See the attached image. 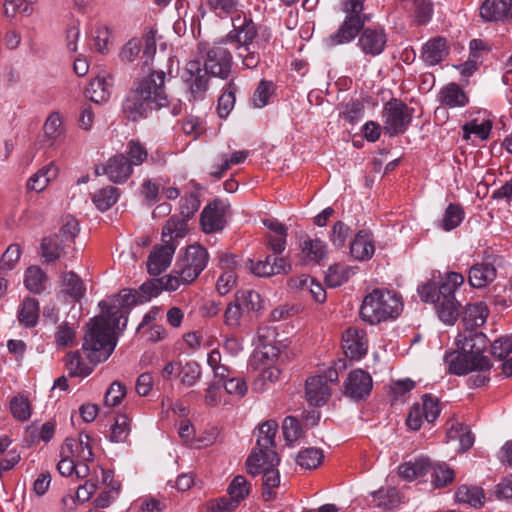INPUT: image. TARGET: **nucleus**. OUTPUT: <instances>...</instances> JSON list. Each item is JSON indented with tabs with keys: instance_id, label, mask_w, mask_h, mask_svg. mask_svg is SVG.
<instances>
[{
	"instance_id": "nucleus-1",
	"label": "nucleus",
	"mask_w": 512,
	"mask_h": 512,
	"mask_svg": "<svg viewBox=\"0 0 512 512\" xmlns=\"http://www.w3.org/2000/svg\"><path fill=\"white\" fill-rule=\"evenodd\" d=\"M142 303L137 290H122L111 303L100 301L99 307L105 315L91 321L82 345L89 363L83 360L79 351L69 352L66 355L69 375L86 377L92 373L95 364L106 361L116 346L115 331L125 329L129 309Z\"/></svg>"
},
{
	"instance_id": "nucleus-2",
	"label": "nucleus",
	"mask_w": 512,
	"mask_h": 512,
	"mask_svg": "<svg viewBox=\"0 0 512 512\" xmlns=\"http://www.w3.org/2000/svg\"><path fill=\"white\" fill-rule=\"evenodd\" d=\"M231 52L222 46L210 48L206 53L204 68L200 61L190 60L182 71L181 78L194 99H203L208 90V74L227 79L231 73Z\"/></svg>"
},
{
	"instance_id": "nucleus-3",
	"label": "nucleus",
	"mask_w": 512,
	"mask_h": 512,
	"mask_svg": "<svg viewBox=\"0 0 512 512\" xmlns=\"http://www.w3.org/2000/svg\"><path fill=\"white\" fill-rule=\"evenodd\" d=\"M165 78L164 71H152L129 92L123 102V111L129 120L137 121L148 111L158 110L168 104Z\"/></svg>"
},
{
	"instance_id": "nucleus-4",
	"label": "nucleus",
	"mask_w": 512,
	"mask_h": 512,
	"mask_svg": "<svg viewBox=\"0 0 512 512\" xmlns=\"http://www.w3.org/2000/svg\"><path fill=\"white\" fill-rule=\"evenodd\" d=\"M233 29L223 39L226 44L233 45L237 58L241 59L242 66L246 69L258 67L261 57L255 50L254 39L258 35V27L246 14H238L232 18Z\"/></svg>"
},
{
	"instance_id": "nucleus-5",
	"label": "nucleus",
	"mask_w": 512,
	"mask_h": 512,
	"mask_svg": "<svg viewBox=\"0 0 512 512\" xmlns=\"http://www.w3.org/2000/svg\"><path fill=\"white\" fill-rule=\"evenodd\" d=\"M403 309L401 296L391 290L375 288L367 294L360 306L363 321L375 325L397 318Z\"/></svg>"
},
{
	"instance_id": "nucleus-6",
	"label": "nucleus",
	"mask_w": 512,
	"mask_h": 512,
	"mask_svg": "<svg viewBox=\"0 0 512 512\" xmlns=\"http://www.w3.org/2000/svg\"><path fill=\"white\" fill-rule=\"evenodd\" d=\"M341 10L345 13L344 20L338 29L324 40L327 48L351 43L371 20L370 15L363 12L362 0H341Z\"/></svg>"
},
{
	"instance_id": "nucleus-7",
	"label": "nucleus",
	"mask_w": 512,
	"mask_h": 512,
	"mask_svg": "<svg viewBox=\"0 0 512 512\" xmlns=\"http://www.w3.org/2000/svg\"><path fill=\"white\" fill-rule=\"evenodd\" d=\"M279 463V455L271 452H268L265 458L257 454H250L246 460L247 471L250 475L255 477L262 474V498L266 502L276 498L274 489L280 485Z\"/></svg>"
},
{
	"instance_id": "nucleus-8",
	"label": "nucleus",
	"mask_w": 512,
	"mask_h": 512,
	"mask_svg": "<svg viewBox=\"0 0 512 512\" xmlns=\"http://www.w3.org/2000/svg\"><path fill=\"white\" fill-rule=\"evenodd\" d=\"M413 108H409L403 101L392 98L384 104L382 117L383 129L389 136L404 134L413 117Z\"/></svg>"
},
{
	"instance_id": "nucleus-9",
	"label": "nucleus",
	"mask_w": 512,
	"mask_h": 512,
	"mask_svg": "<svg viewBox=\"0 0 512 512\" xmlns=\"http://www.w3.org/2000/svg\"><path fill=\"white\" fill-rule=\"evenodd\" d=\"M208 260L209 254L203 246L200 244L188 246L185 256L177 263L182 279L186 283L194 282L206 268Z\"/></svg>"
},
{
	"instance_id": "nucleus-10",
	"label": "nucleus",
	"mask_w": 512,
	"mask_h": 512,
	"mask_svg": "<svg viewBox=\"0 0 512 512\" xmlns=\"http://www.w3.org/2000/svg\"><path fill=\"white\" fill-rule=\"evenodd\" d=\"M157 50L156 31L150 29L147 31L143 39L132 38L121 49L119 57L123 62H133L143 51L145 63L151 60Z\"/></svg>"
},
{
	"instance_id": "nucleus-11",
	"label": "nucleus",
	"mask_w": 512,
	"mask_h": 512,
	"mask_svg": "<svg viewBox=\"0 0 512 512\" xmlns=\"http://www.w3.org/2000/svg\"><path fill=\"white\" fill-rule=\"evenodd\" d=\"M357 46L368 57H376L382 54L387 45V34L381 26L363 27L360 31Z\"/></svg>"
},
{
	"instance_id": "nucleus-12",
	"label": "nucleus",
	"mask_w": 512,
	"mask_h": 512,
	"mask_svg": "<svg viewBox=\"0 0 512 512\" xmlns=\"http://www.w3.org/2000/svg\"><path fill=\"white\" fill-rule=\"evenodd\" d=\"M449 371L455 375H465L471 371H488L491 368L489 358H471L465 352L450 353L445 356Z\"/></svg>"
},
{
	"instance_id": "nucleus-13",
	"label": "nucleus",
	"mask_w": 512,
	"mask_h": 512,
	"mask_svg": "<svg viewBox=\"0 0 512 512\" xmlns=\"http://www.w3.org/2000/svg\"><path fill=\"white\" fill-rule=\"evenodd\" d=\"M373 387L372 377L362 369H355L348 374L344 383V394L359 401L369 396Z\"/></svg>"
},
{
	"instance_id": "nucleus-14",
	"label": "nucleus",
	"mask_w": 512,
	"mask_h": 512,
	"mask_svg": "<svg viewBox=\"0 0 512 512\" xmlns=\"http://www.w3.org/2000/svg\"><path fill=\"white\" fill-rule=\"evenodd\" d=\"M278 431V424L274 420H267L263 422L254 430L256 438V446L251 454L265 458L268 452L277 453L275 451V437Z\"/></svg>"
},
{
	"instance_id": "nucleus-15",
	"label": "nucleus",
	"mask_w": 512,
	"mask_h": 512,
	"mask_svg": "<svg viewBox=\"0 0 512 512\" xmlns=\"http://www.w3.org/2000/svg\"><path fill=\"white\" fill-rule=\"evenodd\" d=\"M200 224L205 233H214L225 227V207L216 199L207 204L200 215Z\"/></svg>"
},
{
	"instance_id": "nucleus-16",
	"label": "nucleus",
	"mask_w": 512,
	"mask_h": 512,
	"mask_svg": "<svg viewBox=\"0 0 512 512\" xmlns=\"http://www.w3.org/2000/svg\"><path fill=\"white\" fill-rule=\"evenodd\" d=\"M41 254L46 263L59 259L73 262L76 258V249L71 244H62L58 238H44L41 242Z\"/></svg>"
},
{
	"instance_id": "nucleus-17",
	"label": "nucleus",
	"mask_w": 512,
	"mask_h": 512,
	"mask_svg": "<svg viewBox=\"0 0 512 512\" xmlns=\"http://www.w3.org/2000/svg\"><path fill=\"white\" fill-rule=\"evenodd\" d=\"M342 348L347 357L351 359L362 358L368 349L365 331L355 327L348 328L342 336Z\"/></svg>"
},
{
	"instance_id": "nucleus-18",
	"label": "nucleus",
	"mask_w": 512,
	"mask_h": 512,
	"mask_svg": "<svg viewBox=\"0 0 512 512\" xmlns=\"http://www.w3.org/2000/svg\"><path fill=\"white\" fill-rule=\"evenodd\" d=\"M479 14L484 22H505L512 18V0H484Z\"/></svg>"
},
{
	"instance_id": "nucleus-19",
	"label": "nucleus",
	"mask_w": 512,
	"mask_h": 512,
	"mask_svg": "<svg viewBox=\"0 0 512 512\" xmlns=\"http://www.w3.org/2000/svg\"><path fill=\"white\" fill-rule=\"evenodd\" d=\"M449 52L448 40L442 36H435L423 44L420 58L427 66L431 67L444 61Z\"/></svg>"
},
{
	"instance_id": "nucleus-20",
	"label": "nucleus",
	"mask_w": 512,
	"mask_h": 512,
	"mask_svg": "<svg viewBox=\"0 0 512 512\" xmlns=\"http://www.w3.org/2000/svg\"><path fill=\"white\" fill-rule=\"evenodd\" d=\"M457 344L459 349L471 356V358H488L483 355V352L489 345V339L482 332L474 330L465 331L459 335Z\"/></svg>"
},
{
	"instance_id": "nucleus-21",
	"label": "nucleus",
	"mask_w": 512,
	"mask_h": 512,
	"mask_svg": "<svg viewBox=\"0 0 512 512\" xmlns=\"http://www.w3.org/2000/svg\"><path fill=\"white\" fill-rule=\"evenodd\" d=\"M175 243H162L155 246L147 261V269L151 275H159L170 265L173 254L175 253Z\"/></svg>"
},
{
	"instance_id": "nucleus-22",
	"label": "nucleus",
	"mask_w": 512,
	"mask_h": 512,
	"mask_svg": "<svg viewBox=\"0 0 512 512\" xmlns=\"http://www.w3.org/2000/svg\"><path fill=\"white\" fill-rule=\"evenodd\" d=\"M132 172V164L129 163L124 154H117L102 165V173L106 174L108 179L116 184L126 182Z\"/></svg>"
},
{
	"instance_id": "nucleus-23",
	"label": "nucleus",
	"mask_w": 512,
	"mask_h": 512,
	"mask_svg": "<svg viewBox=\"0 0 512 512\" xmlns=\"http://www.w3.org/2000/svg\"><path fill=\"white\" fill-rule=\"evenodd\" d=\"M306 400L311 406L321 407L331 396V388L321 375L311 376L306 380Z\"/></svg>"
},
{
	"instance_id": "nucleus-24",
	"label": "nucleus",
	"mask_w": 512,
	"mask_h": 512,
	"mask_svg": "<svg viewBox=\"0 0 512 512\" xmlns=\"http://www.w3.org/2000/svg\"><path fill=\"white\" fill-rule=\"evenodd\" d=\"M399 5L414 18L417 25H426L434 14L432 0H399Z\"/></svg>"
},
{
	"instance_id": "nucleus-25",
	"label": "nucleus",
	"mask_w": 512,
	"mask_h": 512,
	"mask_svg": "<svg viewBox=\"0 0 512 512\" xmlns=\"http://www.w3.org/2000/svg\"><path fill=\"white\" fill-rule=\"evenodd\" d=\"M61 455L76 456L83 461H91L93 452L89 435L80 433L79 439L66 438L61 448Z\"/></svg>"
},
{
	"instance_id": "nucleus-26",
	"label": "nucleus",
	"mask_w": 512,
	"mask_h": 512,
	"mask_svg": "<svg viewBox=\"0 0 512 512\" xmlns=\"http://www.w3.org/2000/svg\"><path fill=\"white\" fill-rule=\"evenodd\" d=\"M263 224L270 230L266 236L268 247L274 252V254H281L287 243V227L273 219H266Z\"/></svg>"
},
{
	"instance_id": "nucleus-27",
	"label": "nucleus",
	"mask_w": 512,
	"mask_h": 512,
	"mask_svg": "<svg viewBox=\"0 0 512 512\" xmlns=\"http://www.w3.org/2000/svg\"><path fill=\"white\" fill-rule=\"evenodd\" d=\"M497 276L495 266L490 262L475 263L469 270L468 282L473 288H484Z\"/></svg>"
},
{
	"instance_id": "nucleus-28",
	"label": "nucleus",
	"mask_w": 512,
	"mask_h": 512,
	"mask_svg": "<svg viewBox=\"0 0 512 512\" xmlns=\"http://www.w3.org/2000/svg\"><path fill=\"white\" fill-rule=\"evenodd\" d=\"M375 252L372 234L367 230L359 231L350 244L351 256L359 261L370 259Z\"/></svg>"
},
{
	"instance_id": "nucleus-29",
	"label": "nucleus",
	"mask_w": 512,
	"mask_h": 512,
	"mask_svg": "<svg viewBox=\"0 0 512 512\" xmlns=\"http://www.w3.org/2000/svg\"><path fill=\"white\" fill-rule=\"evenodd\" d=\"M439 102L449 108L464 107L468 104L469 98L457 83L451 82L440 90Z\"/></svg>"
},
{
	"instance_id": "nucleus-30",
	"label": "nucleus",
	"mask_w": 512,
	"mask_h": 512,
	"mask_svg": "<svg viewBox=\"0 0 512 512\" xmlns=\"http://www.w3.org/2000/svg\"><path fill=\"white\" fill-rule=\"evenodd\" d=\"M59 169L54 162L43 166L33 174L26 183L27 190L41 192L58 175Z\"/></svg>"
},
{
	"instance_id": "nucleus-31",
	"label": "nucleus",
	"mask_w": 512,
	"mask_h": 512,
	"mask_svg": "<svg viewBox=\"0 0 512 512\" xmlns=\"http://www.w3.org/2000/svg\"><path fill=\"white\" fill-rule=\"evenodd\" d=\"M239 310H242L248 317L251 312H257L262 308L261 295L254 290H238L231 301Z\"/></svg>"
},
{
	"instance_id": "nucleus-32",
	"label": "nucleus",
	"mask_w": 512,
	"mask_h": 512,
	"mask_svg": "<svg viewBox=\"0 0 512 512\" xmlns=\"http://www.w3.org/2000/svg\"><path fill=\"white\" fill-rule=\"evenodd\" d=\"M461 315L466 331H470L485 323L487 308L482 302L470 303L465 306Z\"/></svg>"
},
{
	"instance_id": "nucleus-33",
	"label": "nucleus",
	"mask_w": 512,
	"mask_h": 512,
	"mask_svg": "<svg viewBox=\"0 0 512 512\" xmlns=\"http://www.w3.org/2000/svg\"><path fill=\"white\" fill-rule=\"evenodd\" d=\"M111 81L110 77L97 76L86 88V96L97 104L107 101L111 94Z\"/></svg>"
},
{
	"instance_id": "nucleus-34",
	"label": "nucleus",
	"mask_w": 512,
	"mask_h": 512,
	"mask_svg": "<svg viewBox=\"0 0 512 512\" xmlns=\"http://www.w3.org/2000/svg\"><path fill=\"white\" fill-rule=\"evenodd\" d=\"M39 313L40 308L38 300L26 297L18 310L19 323L27 328L34 327L38 323Z\"/></svg>"
},
{
	"instance_id": "nucleus-35",
	"label": "nucleus",
	"mask_w": 512,
	"mask_h": 512,
	"mask_svg": "<svg viewBox=\"0 0 512 512\" xmlns=\"http://www.w3.org/2000/svg\"><path fill=\"white\" fill-rule=\"evenodd\" d=\"M60 283L64 287L66 294L74 301H80L85 295L86 287L82 279L74 271L63 272L60 277Z\"/></svg>"
},
{
	"instance_id": "nucleus-36",
	"label": "nucleus",
	"mask_w": 512,
	"mask_h": 512,
	"mask_svg": "<svg viewBox=\"0 0 512 512\" xmlns=\"http://www.w3.org/2000/svg\"><path fill=\"white\" fill-rule=\"evenodd\" d=\"M238 86L231 80L222 89V93L218 99L217 113L220 118H227L232 112L235 102Z\"/></svg>"
},
{
	"instance_id": "nucleus-37",
	"label": "nucleus",
	"mask_w": 512,
	"mask_h": 512,
	"mask_svg": "<svg viewBox=\"0 0 512 512\" xmlns=\"http://www.w3.org/2000/svg\"><path fill=\"white\" fill-rule=\"evenodd\" d=\"M301 254L304 261H313L319 263L326 257L327 246L319 238H306L301 243Z\"/></svg>"
},
{
	"instance_id": "nucleus-38",
	"label": "nucleus",
	"mask_w": 512,
	"mask_h": 512,
	"mask_svg": "<svg viewBox=\"0 0 512 512\" xmlns=\"http://www.w3.org/2000/svg\"><path fill=\"white\" fill-rule=\"evenodd\" d=\"M455 497L459 503L478 508L484 504L485 493L481 487L461 485L456 490Z\"/></svg>"
},
{
	"instance_id": "nucleus-39",
	"label": "nucleus",
	"mask_w": 512,
	"mask_h": 512,
	"mask_svg": "<svg viewBox=\"0 0 512 512\" xmlns=\"http://www.w3.org/2000/svg\"><path fill=\"white\" fill-rule=\"evenodd\" d=\"M44 142L48 147L55 146L64 134V127L58 113H52L45 121Z\"/></svg>"
},
{
	"instance_id": "nucleus-40",
	"label": "nucleus",
	"mask_w": 512,
	"mask_h": 512,
	"mask_svg": "<svg viewBox=\"0 0 512 512\" xmlns=\"http://www.w3.org/2000/svg\"><path fill=\"white\" fill-rule=\"evenodd\" d=\"M431 463L426 458H418L414 462H406L399 466V475L406 480H413L427 474Z\"/></svg>"
},
{
	"instance_id": "nucleus-41",
	"label": "nucleus",
	"mask_w": 512,
	"mask_h": 512,
	"mask_svg": "<svg viewBox=\"0 0 512 512\" xmlns=\"http://www.w3.org/2000/svg\"><path fill=\"white\" fill-rule=\"evenodd\" d=\"M46 281V273L38 266H30L25 271L24 285L31 293L39 294L44 291Z\"/></svg>"
},
{
	"instance_id": "nucleus-42",
	"label": "nucleus",
	"mask_w": 512,
	"mask_h": 512,
	"mask_svg": "<svg viewBox=\"0 0 512 512\" xmlns=\"http://www.w3.org/2000/svg\"><path fill=\"white\" fill-rule=\"evenodd\" d=\"M187 220L171 217L163 227L162 242L176 244V239L184 237L187 230Z\"/></svg>"
},
{
	"instance_id": "nucleus-43",
	"label": "nucleus",
	"mask_w": 512,
	"mask_h": 512,
	"mask_svg": "<svg viewBox=\"0 0 512 512\" xmlns=\"http://www.w3.org/2000/svg\"><path fill=\"white\" fill-rule=\"evenodd\" d=\"M465 212L460 204L450 203L443 214L439 227L444 231L457 228L464 220Z\"/></svg>"
},
{
	"instance_id": "nucleus-44",
	"label": "nucleus",
	"mask_w": 512,
	"mask_h": 512,
	"mask_svg": "<svg viewBox=\"0 0 512 512\" xmlns=\"http://www.w3.org/2000/svg\"><path fill=\"white\" fill-rule=\"evenodd\" d=\"M120 191L114 186L99 189L93 195V203L102 212L110 209L118 200Z\"/></svg>"
},
{
	"instance_id": "nucleus-45",
	"label": "nucleus",
	"mask_w": 512,
	"mask_h": 512,
	"mask_svg": "<svg viewBox=\"0 0 512 512\" xmlns=\"http://www.w3.org/2000/svg\"><path fill=\"white\" fill-rule=\"evenodd\" d=\"M464 283V276L457 272H449L442 279L438 290L440 299H455V291Z\"/></svg>"
},
{
	"instance_id": "nucleus-46",
	"label": "nucleus",
	"mask_w": 512,
	"mask_h": 512,
	"mask_svg": "<svg viewBox=\"0 0 512 512\" xmlns=\"http://www.w3.org/2000/svg\"><path fill=\"white\" fill-rule=\"evenodd\" d=\"M437 303V314L440 320L448 325L454 324L460 315V303L456 299H440Z\"/></svg>"
},
{
	"instance_id": "nucleus-47",
	"label": "nucleus",
	"mask_w": 512,
	"mask_h": 512,
	"mask_svg": "<svg viewBox=\"0 0 512 512\" xmlns=\"http://www.w3.org/2000/svg\"><path fill=\"white\" fill-rule=\"evenodd\" d=\"M373 501L378 507L384 509H393L401 503L402 497L396 488L388 487L386 489L378 490L373 495Z\"/></svg>"
},
{
	"instance_id": "nucleus-48",
	"label": "nucleus",
	"mask_w": 512,
	"mask_h": 512,
	"mask_svg": "<svg viewBox=\"0 0 512 512\" xmlns=\"http://www.w3.org/2000/svg\"><path fill=\"white\" fill-rule=\"evenodd\" d=\"M55 428V423L51 421L42 424L41 427L33 423L27 427L26 433L29 437V441L33 444L39 443L40 441L47 443L53 438Z\"/></svg>"
},
{
	"instance_id": "nucleus-49",
	"label": "nucleus",
	"mask_w": 512,
	"mask_h": 512,
	"mask_svg": "<svg viewBox=\"0 0 512 512\" xmlns=\"http://www.w3.org/2000/svg\"><path fill=\"white\" fill-rule=\"evenodd\" d=\"M130 418L126 414H119L115 417L111 426L109 440L115 443L125 442L130 434Z\"/></svg>"
},
{
	"instance_id": "nucleus-50",
	"label": "nucleus",
	"mask_w": 512,
	"mask_h": 512,
	"mask_svg": "<svg viewBox=\"0 0 512 512\" xmlns=\"http://www.w3.org/2000/svg\"><path fill=\"white\" fill-rule=\"evenodd\" d=\"M323 458L321 449L310 447L299 451L296 462L302 468L315 469L321 464Z\"/></svg>"
},
{
	"instance_id": "nucleus-51",
	"label": "nucleus",
	"mask_w": 512,
	"mask_h": 512,
	"mask_svg": "<svg viewBox=\"0 0 512 512\" xmlns=\"http://www.w3.org/2000/svg\"><path fill=\"white\" fill-rule=\"evenodd\" d=\"M274 92V83L272 81L262 79L253 93L252 102L254 107H265L269 103V99Z\"/></svg>"
},
{
	"instance_id": "nucleus-52",
	"label": "nucleus",
	"mask_w": 512,
	"mask_h": 512,
	"mask_svg": "<svg viewBox=\"0 0 512 512\" xmlns=\"http://www.w3.org/2000/svg\"><path fill=\"white\" fill-rule=\"evenodd\" d=\"M250 490V483L242 475L235 476L228 486L230 498L237 501V503L245 499L249 495Z\"/></svg>"
},
{
	"instance_id": "nucleus-53",
	"label": "nucleus",
	"mask_w": 512,
	"mask_h": 512,
	"mask_svg": "<svg viewBox=\"0 0 512 512\" xmlns=\"http://www.w3.org/2000/svg\"><path fill=\"white\" fill-rule=\"evenodd\" d=\"M432 469V483L435 488H442L453 482L454 471L446 463L436 464Z\"/></svg>"
},
{
	"instance_id": "nucleus-54",
	"label": "nucleus",
	"mask_w": 512,
	"mask_h": 512,
	"mask_svg": "<svg viewBox=\"0 0 512 512\" xmlns=\"http://www.w3.org/2000/svg\"><path fill=\"white\" fill-rule=\"evenodd\" d=\"M492 122L490 120H483L479 123L477 120H472L463 126V138L468 139L470 134H475L481 140H486L491 132Z\"/></svg>"
},
{
	"instance_id": "nucleus-55",
	"label": "nucleus",
	"mask_w": 512,
	"mask_h": 512,
	"mask_svg": "<svg viewBox=\"0 0 512 512\" xmlns=\"http://www.w3.org/2000/svg\"><path fill=\"white\" fill-rule=\"evenodd\" d=\"M238 4L239 0H207L209 10L219 18H226L233 14Z\"/></svg>"
},
{
	"instance_id": "nucleus-56",
	"label": "nucleus",
	"mask_w": 512,
	"mask_h": 512,
	"mask_svg": "<svg viewBox=\"0 0 512 512\" xmlns=\"http://www.w3.org/2000/svg\"><path fill=\"white\" fill-rule=\"evenodd\" d=\"M248 316L239 310L234 304L229 302L224 310L223 321L224 325L231 331H235L242 325V320Z\"/></svg>"
},
{
	"instance_id": "nucleus-57",
	"label": "nucleus",
	"mask_w": 512,
	"mask_h": 512,
	"mask_svg": "<svg viewBox=\"0 0 512 512\" xmlns=\"http://www.w3.org/2000/svg\"><path fill=\"white\" fill-rule=\"evenodd\" d=\"M364 104L359 99H352L344 105L340 116L350 124L359 122L364 116Z\"/></svg>"
},
{
	"instance_id": "nucleus-58",
	"label": "nucleus",
	"mask_w": 512,
	"mask_h": 512,
	"mask_svg": "<svg viewBox=\"0 0 512 512\" xmlns=\"http://www.w3.org/2000/svg\"><path fill=\"white\" fill-rule=\"evenodd\" d=\"M10 410L14 418L26 421L31 416V405L28 398L18 395L11 399Z\"/></svg>"
},
{
	"instance_id": "nucleus-59",
	"label": "nucleus",
	"mask_w": 512,
	"mask_h": 512,
	"mask_svg": "<svg viewBox=\"0 0 512 512\" xmlns=\"http://www.w3.org/2000/svg\"><path fill=\"white\" fill-rule=\"evenodd\" d=\"M124 155L133 167L143 164L148 157V152L139 141L130 140L127 143V149Z\"/></svg>"
},
{
	"instance_id": "nucleus-60",
	"label": "nucleus",
	"mask_w": 512,
	"mask_h": 512,
	"mask_svg": "<svg viewBox=\"0 0 512 512\" xmlns=\"http://www.w3.org/2000/svg\"><path fill=\"white\" fill-rule=\"evenodd\" d=\"M201 375V367L196 361H188L184 365L181 364L180 380L186 386H193Z\"/></svg>"
},
{
	"instance_id": "nucleus-61",
	"label": "nucleus",
	"mask_w": 512,
	"mask_h": 512,
	"mask_svg": "<svg viewBox=\"0 0 512 512\" xmlns=\"http://www.w3.org/2000/svg\"><path fill=\"white\" fill-rule=\"evenodd\" d=\"M420 409L424 412V418L428 423L434 422L441 412L438 399L427 394L422 397Z\"/></svg>"
},
{
	"instance_id": "nucleus-62",
	"label": "nucleus",
	"mask_w": 512,
	"mask_h": 512,
	"mask_svg": "<svg viewBox=\"0 0 512 512\" xmlns=\"http://www.w3.org/2000/svg\"><path fill=\"white\" fill-rule=\"evenodd\" d=\"M54 337L57 346L64 348L74 344L76 332L67 322H63L57 327Z\"/></svg>"
},
{
	"instance_id": "nucleus-63",
	"label": "nucleus",
	"mask_w": 512,
	"mask_h": 512,
	"mask_svg": "<svg viewBox=\"0 0 512 512\" xmlns=\"http://www.w3.org/2000/svg\"><path fill=\"white\" fill-rule=\"evenodd\" d=\"M201 201L197 192H190L180 201L181 215L185 219H190L198 211Z\"/></svg>"
},
{
	"instance_id": "nucleus-64",
	"label": "nucleus",
	"mask_w": 512,
	"mask_h": 512,
	"mask_svg": "<svg viewBox=\"0 0 512 512\" xmlns=\"http://www.w3.org/2000/svg\"><path fill=\"white\" fill-rule=\"evenodd\" d=\"M491 353L499 360L512 356V335L495 340L491 345Z\"/></svg>"
}]
</instances>
